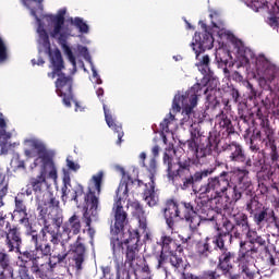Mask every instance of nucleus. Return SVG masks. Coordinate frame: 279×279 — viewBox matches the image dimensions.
<instances>
[{"label":"nucleus","mask_w":279,"mask_h":279,"mask_svg":"<svg viewBox=\"0 0 279 279\" xmlns=\"http://www.w3.org/2000/svg\"><path fill=\"white\" fill-rule=\"evenodd\" d=\"M102 274H104V278H106L108 274H110V270L108 268H102Z\"/></svg>","instance_id":"49"},{"label":"nucleus","mask_w":279,"mask_h":279,"mask_svg":"<svg viewBox=\"0 0 279 279\" xmlns=\"http://www.w3.org/2000/svg\"><path fill=\"white\" fill-rule=\"evenodd\" d=\"M96 95H97V97H104V88H98L96 90Z\"/></svg>","instance_id":"47"},{"label":"nucleus","mask_w":279,"mask_h":279,"mask_svg":"<svg viewBox=\"0 0 279 279\" xmlns=\"http://www.w3.org/2000/svg\"><path fill=\"white\" fill-rule=\"evenodd\" d=\"M49 56L50 65L49 69L52 70V72L48 73V77L50 80H56V93L59 97H62L64 106L66 108H71V102L73 101V93L71 92V88L73 86V80L62 71H64V60H62V53L58 48L50 49V51H41L39 50V56Z\"/></svg>","instance_id":"5"},{"label":"nucleus","mask_w":279,"mask_h":279,"mask_svg":"<svg viewBox=\"0 0 279 279\" xmlns=\"http://www.w3.org/2000/svg\"><path fill=\"white\" fill-rule=\"evenodd\" d=\"M203 82H208V78H207V77H204V78H203Z\"/></svg>","instance_id":"56"},{"label":"nucleus","mask_w":279,"mask_h":279,"mask_svg":"<svg viewBox=\"0 0 279 279\" xmlns=\"http://www.w3.org/2000/svg\"><path fill=\"white\" fill-rule=\"evenodd\" d=\"M268 23L269 25H271V27H276V25H278V17L276 16L269 17Z\"/></svg>","instance_id":"42"},{"label":"nucleus","mask_w":279,"mask_h":279,"mask_svg":"<svg viewBox=\"0 0 279 279\" xmlns=\"http://www.w3.org/2000/svg\"><path fill=\"white\" fill-rule=\"evenodd\" d=\"M186 221H190V228L192 230H196L199 223H202V219L197 216V214L190 216V219H186Z\"/></svg>","instance_id":"31"},{"label":"nucleus","mask_w":279,"mask_h":279,"mask_svg":"<svg viewBox=\"0 0 279 279\" xmlns=\"http://www.w3.org/2000/svg\"><path fill=\"white\" fill-rule=\"evenodd\" d=\"M148 171L150 173V181L146 183L144 199L147 206H150L151 208L158 204V191H156V185L154 183V177L156 175V159L150 160Z\"/></svg>","instance_id":"13"},{"label":"nucleus","mask_w":279,"mask_h":279,"mask_svg":"<svg viewBox=\"0 0 279 279\" xmlns=\"http://www.w3.org/2000/svg\"><path fill=\"white\" fill-rule=\"evenodd\" d=\"M21 234L16 229H11L7 234V245L9 246V251L13 252V250H19L21 247Z\"/></svg>","instance_id":"22"},{"label":"nucleus","mask_w":279,"mask_h":279,"mask_svg":"<svg viewBox=\"0 0 279 279\" xmlns=\"http://www.w3.org/2000/svg\"><path fill=\"white\" fill-rule=\"evenodd\" d=\"M131 239L123 242L119 238L111 239V247L116 260L123 258V247H126V260L123 268L118 269L117 279H132L136 276V256H138V232L133 231Z\"/></svg>","instance_id":"6"},{"label":"nucleus","mask_w":279,"mask_h":279,"mask_svg":"<svg viewBox=\"0 0 279 279\" xmlns=\"http://www.w3.org/2000/svg\"><path fill=\"white\" fill-rule=\"evenodd\" d=\"M43 1L44 0H22L23 5L31 10L32 16L36 19L38 51L49 52L50 49H53L49 41L50 36V38L58 40L64 56H66L69 62L75 66V56H77L80 51H77V46L71 48L66 40L75 36L73 27H76L81 34H88V24H86L82 17H71L70 23L66 22L64 20V16H66V8L59 9L56 14L43 15Z\"/></svg>","instance_id":"1"},{"label":"nucleus","mask_w":279,"mask_h":279,"mask_svg":"<svg viewBox=\"0 0 279 279\" xmlns=\"http://www.w3.org/2000/svg\"><path fill=\"white\" fill-rule=\"evenodd\" d=\"M0 206H3V202L1 201V198H0Z\"/></svg>","instance_id":"57"},{"label":"nucleus","mask_w":279,"mask_h":279,"mask_svg":"<svg viewBox=\"0 0 279 279\" xmlns=\"http://www.w3.org/2000/svg\"><path fill=\"white\" fill-rule=\"evenodd\" d=\"M187 27L191 28V24H187Z\"/></svg>","instance_id":"60"},{"label":"nucleus","mask_w":279,"mask_h":279,"mask_svg":"<svg viewBox=\"0 0 279 279\" xmlns=\"http://www.w3.org/2000/svg\"><path fill=\"white\" fill-rule=\"evenodd\" d=\"M214 243L219 250L223 252V235H218L217 238H215Z\"/></svg>","instance_id":"38"},{"label":"nucleus","mask_w":279,"mask_h":279,"mask_svg":"<svg viewBox=\"0 0 279 279\" xmlns=\"http://www.w3.org/2000/svg\"><path fill=\"white\" fill-rule=\"evenodd\" d=\"M228 186H230V181L226 179V177L221 175L219 178L209 179L208 183L203 184L198 191L196 192V195L199 197H204L205 195H221L228 191Z\"/></svg>","instance_id":"10"},{"label":"nucleus","mask_w":279,"mask_h":279,"mask_svg":"<svg viewBox=\"0 0 279 279\" xmlns=\"http://www.w3.org/2000/svg\"><path fill=\"white\" fill-rule=\"evenodd\" d=\"M169 254H170V263L172 267H175V269H180V267H182V258L173 255V253H169Z\"/></svg>","instance_id":"33"},{"label":"nucleus","mask_w":279,"mask_h":279,"mask_svg":"<svg viewBox=\"0 0 279 279\" xmlns=\"http://www.w3.org/2000/svg\"><path fill=\"white\" fill-rule=\"evenodd\" d=\"M104 112H105V120H106L108 128H110L111 130H113V132H117V134H118L117 144L121 145V138H123V133L121 131L122 130L121 124L117 123V121L112 117V112L110 111V109H108V107L106 105H104Z\"/></svg>","instance_id":"18"},{"label":"nucleus","mask_w":279,"mask_h":279,"mask_svg":"<svg viewBox=\"0 0 279 279\" xmlns=\"http://www.w3.org/2000/svg\"><path fill=\"white\" fill-rule=\"evenodd\" d=\"M138 158H140V165H142V167H145V160L147 158V154L146 153H141Z\"/></svg>","instance_id":"41"},{"label":"nucleus","mask_w":279,"mask_h":279,"mask_svg":"<svg viewBox=\"0 0 279 279\" xmlns=\"http://www.w3.org/2000/svg\"><path fill=\"white\" fill-rule=\"evenodd\" d=\"M159 151H160V147L158 146H154L151 149L153 156H158Z\"/></svg>","instance_id":"45"},{"label":"nucleus","mask_w":279,"mask_h":279,"mask_svg":"<svg viewBox=\"0 0 279 279\" xmlns=\"http://www.w3.org/2000/svg\"><path fill=\"white\" fill-rule=\"evenodd\" d=\"M75 112H84L83 105L77 101H75Z\"/></svg>","instance_id":"43"},{"label":"nucleus","mask_w":279,"mask_h":279,"mask_svg":"<svg viewBox=\"0 0 279 279\" xmlns=\"http://www.w3.org/2000/svg\"><path fill=\"white\" fill-rule=\"evenodd\" d=\"M72 252V263L73 267L76 269V274H80L82 271L85 260V255L86 254V247L84 246V243L82 242V239H77L76 243L72 245L71 247Z\"/></svg>","instance_id":"16"},{"label":"nucleus","mask_w":279,"mask_h":279,"mask_svg":"<svg viewBox=\"0 0 279 279\" xmlns=\"http://www.w3.org/2000/svg\"><path fill=\"white\" fill-rule=\"evenodd\" d=\"M89 234H90V236H93V234H95V231H92V230L89 229Z\"/></svg>","instance_id":"54"},{"label":"nucleus","mask_w":279,"mask_h":279,"mask_svg":"<svg viewBox=\"0 0 279 279\" xmlns=\"http://www.w3.org/2000/svg\"><path fill=\"white\" fill-rule=\"evenodd\" d=\"M267 218V209L259 211L258 214H255V221L257 225L263 223L265 219Z\"/></svg>","instance_id":"35"},{"label":"nucleus","mask_w":279,"mask_h":279,"mask_svg":"<svg viewBox=\"0 0 279 279\" xmlns=\"http://www.w3.org/2000/svg\"><path fill=\"white\" fill-rule=\"evenodd\" d=\"M77 54H75V66L72 64L73 70L75 71V69H77V64H80V66H84V63L82 62V60H80V56H82V58H84V60H87V62H89L90 64V69L93 72V82L95 84H101V77H99V73H97V69L95 68V64H93V61H90V54L88 53V48L82 46V45H77Z\"/></svg>","instance_id":"15"},{"label":"nucleus","mask_w":279,"mask_h":279,"mask_svg":"<svg viewBox=\"0 0 279 279\" xmlns=\"http://www.w3.org/2000/svg\"><path fill=\"white\" fill-rule=\"evenodd\" d=\"M130 210L132 211V215L137 218V221L140 223V230H142V233L136 230H130L129 231V238L131 239L134 234V232H137L138 239L141 236H144V241H149L151 239V233L149 230H147V218H145V211L143 210V207L141 206V203L133 202L129 205Z\"/></svg>","instance_id":"11"},{"label":"nucleus","mask_w":279,"mask_h":279,"mask_svg":"<svg viewBox=\"0 0 279 279\" xmlns=\"http://www.w3.org/2000/svg\"><path fill=\"white\" fill-rule=\"evenodd\" d=\"M119 171L122 173V181L120 182L117 195L113 204V213H114V225L111 227V232L113 234H118V232H121L123 230V226H125V219L128 217V214L123 210V205L125 204V201L128 199V193H129V183H128V177L125 175V170L121 167H118Z\"/></svg>","instance_id":"7"},{"label":"nucleus","mask_w":279,"mask_h":279,"mask_svg":"<svg viewBox=\"0 0 279 279\" xmlns=\"http://www.w3.org/2000/svg\"><path fill=\"white\" fill-rule=\"evenodd\" d=\"M208 90L210 87L196 83L186 92H178L173 97L170 113L160 123L162 132L173 136L178 130V121L173 114H178V112H182L181 125L193 128V120H191L193 112L199 104V97L206 95Z\"/></svg>","instance_id":"3"},{"label":"nucleus","mask_w":279,"mask_h":279,"mask_svg":"<svg viewBox=\"0 0 279 279\" xmlns=\"http://www.w3.org/2000/svg\"><path fill=\"white\" fill-rule=\"evenodd\" d=\"M162 248L161 256L165 254H173V247H175V242L170 236L163 235L161 238Z\"/></svg>","instance_id":"24"},{"label":"nucleus","mask_w":279,"mask_h":279,"mask_svg":"<svg viewBox=\"0 0 279 279\" xmlns=\"http://www.w3.org/2000/svg\"><path fill=\"white\" fill-rule=\"evenodd\" d=\"M32 242L35 245V250L31 251V252H25L24 256L28 259L33 262V265L36 267V271H39V265L40 267H43L44 264H38V260H40V258H43V247L40 245H38V235L37 234H33L32 235Z\"/></svg>","instance_id":"17"},{"label":"nucleus","mask_w":279,"mask_h":279,"mask_svg":"<svg viewBox=\"0 0 279 279\" xmlns=\"http://www.w3.org/2000/svg\"><path fill=\"white\" fill-rule=\"evenodd\" d=\"M256 254V250L254 248V243L252 242H241L240 243V267L242 269V274L248 279L254 278V272L250 270V267L245 265V263L252 262V255Z\"/></svg>","instance_id":"12"},{"label":"nucleus","mask_w":279,"mask_h":279,"mask_svg":"<svg viewBox=\"0 0 279 279\" xmlns=\"http://www.w3.org/2000/svg\"><path fill=\"white\" fill-rule=\"evenodd\" d=\"M192 184H195V182L193 181L192 177L185 178L183 180V184L181 185V189L183 191H186V189H189Z\"/></svg>","instance_id":"37"},{"label":"nucleus","mask_w":279,"mask_h":279,"mask_svg":"<svg viewBox=\"0 0 279 279\" xmlns=\"http://www.w3.org/2000/svg\"><path fill=\"white\" fill-rule=\"evenodd\" d=\"M5 191H8V189H5V187H4V189H2V190H1V192H0V193H1V195H5Z\"/></svg>","instance_id":"52"},{"label":"nucleus","mask_w":279,"mask_h":279,"mask_svg":"<svg viewBox=\"0 0 279 279\" xmlns=\"http://www.w3.org/2000/svg\"><path fill=\"white\" fill-rule=\"evenodd\" d=\"M163 143H167V135H163Z\"/></svg>","instance_id":"55"},{"label":"nucleus","mask_w":279,"mask_h":279,"mask_svg":"<svg viewBox=\"0 0 279 279\" xmlns=\"http://www.w3.org/2000/svg\"><path fill=\"white\" fill-rule=\"evenodd\" d=\"M189 149L195 151L197 149V137H193L186 142Z\"/></svg>","instance_id":"36"},{"label":"nucleus","mask_w":279,"mask_h":279,"mask_svg":"<svg viewBox=\"0 0 279 279\" xmlns=\"http://www.w3.org/2000/svg\"><path fill=\"white\" fill-rule=\"evenodd\" d=\"M13 215H20L22 217V222H25V217H27V208L23 204V201L17 197L15 198V210L13 211Z\"/></svg>","instance_id":"25"},{"label":"nucleus","mask_w":279,"mask_h":279,"mask_svg":"<svg viewBox=\"0 0 279 279\" xmlns=\"http://www.w3.org/2000/svg\"><path fill=\"white\" fill-rule=\"evenodd\" d=\"M246 5H248V8H252L253 10H255V12H258V10H260V8H267L268 12H270L271 14H278V4L277 3H267V1L265 0H244Z\"/></svg>","instance_id":"19"},{"label":"nucleus","mask_w":279,"mask_h":279,"mask_svg":"<svg viewBox=\"0 0 279 279\" xmlns=\"http://www.w3.org/2000/svg\"><path fill=\"white\" fill-rule=\"evenodd\" d=\"M163 162H165V163L168 162V169H171V161H169V160L167 159V155H165V157H163Z\"/></svg>","instance_id":"48"},{"label":"nucleus","mask_w":279,"mask_h":279,"mask_svg":"<svg viewBox=\"0 0 279 279\" xmlns=\"http://www.w3.org/2000/svg\"><path fill=\"white\" fill-rule=\"evenodd\" d=\"M50 211L48 214V220L44 221V228L41 229V234L44 241H50L51 243L58 244L61 241H69L71 234H80L82 230V225L80 223V218L77 216H72L68 222L62 226L63 217L62 209H60V201L51 196L49 201ZM62 226L63 233H58Z\"/></svg>","instance_id":"4"},{"label":"nucleus","mask_w":279,"mask_h":279,"mask_svg":"<svg viewBox=\"0 0 279 279\" xmlns=\"http://www.w3.org/2000/svg\"><path fill=\"white\" fill-rule=\"evenodd\" d=\"M63 184L62 202H66L68 199L75 202L80 195H84V187H82V185H76L74 187L71 185V173L66 169H63Z\"/></svg>","instance_id":"14"},{"label":"nucleus","mask_w":279,"mask_h":279,"mask_svg":"<svg viewBox=\"0 0 279 279\" xmlns=\"http://www.w3.org/2000/svg\"><path fill=\"white\" fill-rule=\"evenodd\" d=\"M232 258V253L230 252H223L219 258L220 260V268L223 269V271H228L230 269V260Z\"/></svg>","instance_id":"27"},{"label":"nucleus","mask_w":279,"mask_h":279,"mask_svg":"<svg viewBox=\"0 0 279 279\" xmlns=\"http://www.w3.org/2000/svg\"><path fill=\"white\" fill-rule=\"evenodd\" d=\"M9 263L10 259L5 253H0V279H14V270Z\"/></svg>","instance_id":"20"},{"label":"nucleus","mask_w":279,"mask_h":279,"mask_svg":"<svg viewBox=\"0 0 279 279\" xmlns=\"http://www.w3.org/2000/svg\"><path fill=\"white\" fill-rule=\"evenodd\" d=\"M104 171L100 170L94 174L88 184V194L85 197L87 209L85 211V217H88L87 226H90V220L93 217H97V208H99V198L95 195L101 193V183L104 182Z\"/></svg>","instance_id":"8"},{"label":"nucleus","mask_w":279,"mask_h":279,"mask_svg":"<svg viewBox=\"0 0 279 279\" xmlns=\"http://www.w3.org/2000/svg\"><path fill=\"white\" fill-rule=\"evenodd\" d=\"M166 223L169 228H173V219H191L192 215H195L193 205L191 203H182L180 206L174 202L168 203L165 211Z\"/></svg>","instance_id":"9"},{"label":"nucleus","mask_w":279,"mask_h":279,"mask_svg":"<svg viewBox=\"0 0 279 279\" xmlns=\"http://www.w3.org/2000/svg\"><path fill=\"white\" fill-rule=\"evenodd\" d=\"M233 193V199H235V202H239V198L241 197V192L236 191V187H234Z\"/></svg>","instance_id":"44"},{"label":"nucleus","mask_w":279,"mask_h":279,"mask_svg":"<svg viewBox=\"0 0 279 279\" xmlns=\"http://www.w3.org/2000/svg\"><path fill=\"white\" fill-rule=\"evenodd\" d=\"M43 252V257L44 256H49V254H51V246H49L48 244L45 245L44 248H41Z\"/></svg>","instance_id":"40"},{"label":"nucleus","mask_w":279,"mask_h":279,"mask_svg":"<svg viewBox=\"0 0 279 279\" xmlns=\"http://www.w3.org/2000/svg\"><path fill=\"white\" fill-rule=\"evenodd\" d=\"M214 171H215L214 169L202 170V171L195 172L194 175H192L191 178L193 182H202L204 178H208V175H211Z\"/></svg>","instance_id":"28"},{"label":"nucleus","mask_w":279,"mask_h":279,"mask_svg":"<svg viewBox=\"0 0 279 279\" xmlns=\"http://www.w3.org/2000/svg\"><path fill=\"white\" fill-rule=\"evenodd\" d=\"M16 133H8L5 131V120L0 119V145L1 154H8V144L4 141H9L10 137L14 136Z\"/></svg>","instance_id":"23"},{"label":"nucleus","mask_w":279,"mask_h":279,"mask_svg":"<svg viewBox=\"0 0 279 279\" xmlns=\"http://www.w3.org/2000/svg\"><path fill=\"white\" fill-rule=\"evenodd\" d=\"M11 167L14 171H16V169H25V161L21 160L19 155H14L11 160Z\"/></svg>","instance_id":"30"},{"label":"nucleus","mask_w":279,"mask_h":279,"mask_svg":"<svg viewBox=\"0 0 279 279\" xmlns=\"http://www.w3.org/2000/svg\"><path fill=\"white\" fill-rule=\"evenodd\" d=\"M159 265H162V260L159 259Z\"/></svg>","instance_id":"59"},{"label":"nucleus","mask_w":279,"mask_h":279,"mask_svg":"<svg viewBox=\"0 0 279 279\" xmlns=\"http://www.w3.org/2000/svg\"><path fill=\"white\" fill-rule=\"evenodd\" d=\"M211 82H213V84H214V88H216V86H217V84H218V81L214 78Z\"/></svg>","instance_id":"51"},{"label":"nucleus","mask_w":279,"mask_h":279,"mask_svg":"<svg viewBox=\"0 0 279 279\" xmlns=\"http://www.w3.org/2000/svg\"><path fill=\"white\" fill-rule=\"evenodd\" d=\"M231 149L233 150L230 155V159L235 162H243L245 160V155H243V150L239 145H232Z\"/></svg>","instance_id":"26"},{"label":"nucleus","mask_w":279,"mask_h":279,"mask_svg":"<svg viewBox=\"0 0 279 279\" xmlns=\"http://www.w3.org/2000/svg\"><path fill=\"white\" fill-rule=\"evenodd\" d=\"M248 234H255V232H254V231H253V232H252V231H250V232H248Z\"/></svg>","instance_id":"58"},{"label":"nucleus","mask_w":279,"mask_h":279,"mask_svg":"<svg viewBox=\"0 0 279 279\" xmlns=\"http://www.w3.org/2000/svg\"><path fill=\"white\" fill-rule=\"evenodd\" d=\"M179 166H180L182 169H186V167H189V162H187V161L182 162V160H179Z\"/></svg>","instance_id":"46"},{"label":"nucleus","mask_w":279,"mask_h":279,"mask_svg":"<svg viewBox=\"0 0 279 279\" xmlns=\"http://www.w3.org/2000/svg\"><path fill=\"white\" fill-rule=\"evenodd\" d=\"M250 172H247V170L245 169H235L233 174L235 175V178H238V186L239 189H241L242 191H247V189H250V186H252V181H250V179L247 178Z\"/></svg>","instance_id":"21"},{"label":"nucleus","mask_w":279,"mask_h":279,"mask_svg":"<svg viewBox=\"0 0 279 279\" xmlns=\"http://www.w3.org/2000/svg\"><path fill=\"white\" fill-rule=\"evenodd\" d=\"M19 278L20 279H34V276L29 275V270L27 267L22 266L19 269Z\"/></svg>","instance_id":"32"},{"label":"nucleus","mask_w":279,"mask_h":279,"mask_svg":"<svg viewBox=\"0 0 279 279\" xmlns=\"http://www.w3.org/2000/svg\"><path fill=\"white\" fill-rule=\"evenodd\" d=\"M66 167L71 171H80V163L73 161V159H71V157L66 158Z\"/></svg>","instance_id":"34"},{"label":"nucleus","mask_w":279,"mask_h":279,"mask_svg":"<svg viewBox=\"0 0 279 279\" xmlns=\"http://www.w3.org/2000/svg\"><path fill=\"white\" fill-rule=\"evenodd\" d=\"M174 60H182V57H173Z\"/></svg>","instance_id":"53"},{"label":"nucleus","mask_w":279,"mask_h":279,"mask_svg":"<svg viewBox=\"0 0 279 279\" xmlns=\"http://www.w3.org/2000/svg\"><path fill=\"white\" fill-rule=\"evenodd\" d=\"M208 241H209V238H206L205 241L198 243L197 250L201 256H208V252L210 250V247L208 246Z\"/></svg>","instance_id":"29"},{"label":"nucleus","mask_w":279,"mask_h":279,"mask_svg":"<svg viewBox=\"0 0 279 279\" xmlns=\"http://www.w3.org/2000/svg\"><path fill=\"white\" fill-rule=\"evenodd\" d=\"M24 154L26 158H35L29 166L31 171H38V175L32 178L27 189L26 195H40L47 189V180L58 182V168L53 161V153L47 148V144L38 137H28L24 140Z\"/></svg>","instance_id":"2"},{"label":"nucleus","mask_w":279,"mask_h":279,"mask_svg":"<svg viewBox=\"0 0 279 279\" xmlns=\"http://www.w3.org/2000/svg\"><path fill=\"white\" fill-rule=\"evenodd\" d=\"M64 258H66V255H59L58 263H62V260H64Z\"/></svg>","instance_id":"50"},{"label":"nucleus","mask_w":279,"mask_h":279,"mask_svg":"<svg viewBox=\"0 0 279 279\" xmlns=\"http://www.w3.org/2000/svg\"><path fill=\"white\" fill-rule=\"evenodd\" d=\"M32 64L33 66H36V64L37 66H43V64H45V60L43 59V57H39L38 60L33 59Z\"/></svg>","instance_id":"39"}]
</instances>
